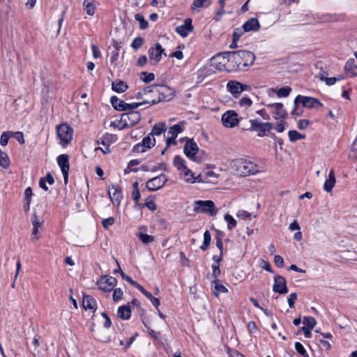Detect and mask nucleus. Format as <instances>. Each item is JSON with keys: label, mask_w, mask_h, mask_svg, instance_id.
I'll return each instance as SVG.
<instances>
[{"label": "nucleus", "mask_w": 357, "mask_h": 357, "mask_svg": "<svg viewBox=\"0 0 357 357\" xmlns=\"http://www.w3.org/2000/svg\"><path fill=\"white\" fill-rule=\"evenodd\" d=\"M228 56L229 72L244 70L245 68L252 66L255 60L254 53L246 50L229 52Z\"/></svg>", "instance_id": "f257e3e1"}, {"label": "nucleus", "mask_w": 357, "mask_h": 357, "mask_svg": "<svg viewBox=\"0 0 357 357\" xmlns=\"http://www.w3.org/2000/svg\"><path fill=\"white\" fill-rule=\"evenodd\" d=\"M231 169L236 174L241 176L254 175L259 172L258 165L249 160L239 158L231 163Z\"/></svg>", "instance_id": "f03ea898"}, {"label": "nucleus", "mask_w": 357, "mask_h": 357, "mask_svg": "<svg viewBox=\"0 0 357 357\" xmlns=\"http://www.w3.org/2000/svg\"><path fill=\"white\" fill-rule=\"evenodd\" d=\"M183 152L188 158L196 162H201L202 160V157L199 155V147L193 139H186Z\"/></svg>", "instance_id": "7ed1b4c3"}, {"label": "nucleus", "mask_w": 357, "mask_h": 357, "mask_svg": "<svg viewBox=\"0 0 357 357\" xmlns=\"http://www.w3.org/2000/svg\"><path fill=\"white\" fill-rule=\"evenodd\" d=\"M193 211L196 213H208L211 216L216 215L218 210L211 200H198L195 202Z\"/></svg>", "instance_id": "20e7f679"}, {"label": "nucleus", "mask_w": 357, "mask_h": 357, "mask_svg": "<svg viewBox=\"0 0 357 357\" xmlns=\"http://www.w3.org/2000/svg\"><path fill=\"white\" fill-rule=\"evenodd\" d=\"M300 102L302 103L304 107L308 109L317 108L319 107H321L323 105L322 103L317 98L298 95L296 96L294 102L295 109L292 111V114H294L296 113V107L298 106V104Z\"/></svg>", "instance_id": "39448f33"}, {"label": "nucleus", "mask_w": 357, "mask_h": 357, "mask_svg": "<svg viewBox=\"0 0 357 357\" xmlns=\"http://www.w3.org/2000/svg\"><path fill=\"white\" fill-rule=\"evenodd\" d=\"M229 52L216 54L211 59V66L219 70L228 71Z\"/></svg>", "instance_id": "423d86ee"}, {"label": "nucleus", "mask_w": 357, "mask_h": 357, "mask_svg": "<svg viewBox=\"0 0 357 357\" xmlns=\"http://www.w3.org/2000/svg\"><path fill=\"white\" fill-rule=\"evenodd\" d=\"M58 137L63 144H69L73 139V129L66 123L61 124L56 127Z\"/></svg>", "instance_id": "0eeeda50"}, {"label": "nucleus", "mask_w": 357, "mask_h": 357, "mask_svg": "<svg viewBox=\"0 0 357 357\" xmlns=\"http://www.w3.org/2000/svg\"><path fill=\"white\" fill-rule=\"evenodd\" d=\"M250 130L257 131L258 136L263 137L265 133L272 129V124L271 123H262L259 119H251Z\"/></svg>", "instance_id": "6e6552de"}, {"label": "nucleus", "mask_w": 357, "mask_h": 357, "mask_svg": "<svg viewBox=\"0 0 357 357\" xmlns=\"http://www.w3.org/2000/svg\"><path fill=\"white\" fill-rule=\"evenodd\" d=\"M157 89L153 91L156 95H159L160 97L156 101H169L173 98L174 96V91L167 85H157Z\"/></svg>", "instance_id": "1a4fd4ad"}, {"label": "nucleus", "mask_w": 357, "mask_h": 357, "mask_svg": "<svg viewBox=\"0 0 357 357\" xmlns=\"http://www.w3.org/2000/svg\"><path fill=\"white\" fill-rule=\"evenodd\" d=\"M221 121L223 126L227 128H234L239 122L238 114L234 110H228L225 112L222 116Z\"/></svg>", "instance_id": "9d476101"}, {"label": "nucleus", "mask_w": 357, "mask_h": 357, "mask_svg": "<svg viewBox=\"0 0 357 357\" xmlns=\"http://www.w3.org/2000/svg\"><path fill=\"white\" fill-rule=\"evenodd\" d=\"M141 119V114L139 112L130 111L121 115V121L126 127H131L136 125Z\"/></svg>", "instance_id": "9b49d317"}, {"label": "nucleus", "mask_w": 357, "mask_h": 357, "mask_svg": "<svg viewBox=\"0 0 357 357\" xmlns=\"http://www.w3.org/2000/svg\"><path fill=\"white\" fill-rule=\"evenodd\" d=\"M116 139L117 137L115 135L105 133L98 142V143L102 145L104 148L98 147L96 148L95 151L101 150L104 154L109 153L110 152V144L116 142Z\"/></svg>", "instance_id": "f8f14e48"}, {"label": "nucleus", "mask_w": 357, "mask_h": 357, "mask_svg": "<svg viewBox=\"0 0 357 357\" xmlns=\"http://www.w3.org/2000/svg\"><path fill=\"white\" fill-rule=\"evenodd\" d=\"M227 89L234 97L238 98L243 91L248 90L249 86L236 80H230L227 84Z\"/></svg>", "instance_id": "ddd939ff"}, {"label": "nucleus", "mask_w": 357, "mask_h": 357, "mask_svg": "<svg viewBox=\"0 0 357 357\" xmlns=\"http://www.w3.org/2000/svg\"><path fill=\"white\" fill-rule=\"evenodd\" d=\"M155 144V139L152 137L150 133L144 137L141 143H139L134 146L133 151L137 153H144L146 149H150Z\"/></svg>", "instance_id": "4468645a"}, {"label": "nucleus", "mask_w": 357, "mask_h": 357, "mask_svg": "<svg viewBox=\"0 0 357 357\" xmlns=\"http://www.w3.org/2000/svg\"><path fill=\"white\" fill-rule=\"evenodd\" d=\"M116 279L112 276L105 275L98 282L99 289L104 291H111L116 285Z\"/></svg>", "instance_id": "2eb2a0df"}, {"label": "nucleus", "mask_w": 357, "mask_h": 357, "mask_svg": "<svg viewBox=\"0 0 357 357\" xmlns=\"http://www.w3.org/2000/svg\"><path fill=\"white\" fill-rule=\"evenodd\" d=\"M167 181L166 175L162 174L158 176L152 178L146 182V187L151 191L161 188Z\"/></svg>", "instance_id": "dca6fc26"}, {"label": "nucleus", "mask_w": 357, "mask_h": 357, "mask_svg": "<svg viewBox=\"0 0 357 357\" xmlns=\"http://www.w3.org/2000/svg\"><path fill=\"white\" fill-rule=\"evenodd\" d=\"M57 162L61 168L63 176L64 183L67 184L68 179V172L70 169L69 157L66 154H61L57 157Z\"/></svg>", "instance_id": "f3484780"}, {"label": "nucleus", "mask_w": 357, "mask_h": 357, "mask_svg": "<svg viewBox=\"0 0 357 357\" xmlns=\"http://www.w3.org/2000/svg\"><path fill=\"white\" fill-rule=\"evenodd\" d=\"M155 90H158L156 84H153L144 88V93L146 94V99L143 100V103L144 105L149 104L150 105H151L157 104L160 102L156 101L157 99L160 97V96L158 94L156 95V93L153 92V91Z\"/></svg>", "instance_id": "a211bd4d"}, {"label": "nucleus", "mask_w": 357, "mask_h": 357, "mask_svg": "<svg viewBox=\"0 0 357 357\" xmlns=\"http://www.w3.org/2000/svg\"><path fill=\"white\" fill-rule=\"evenodd\" d=\"M273 290L274 292L278 293L280 294H285L288 292L287 281L283 276L280 275H276L274 277Z\"/></svg>", "instance_id": "6ab92c4d"}, {"label": "nucleus", "mask_w": 357, "mask_h": 357, "mask_svg": "<svg viewBox=\"0 0 357 357\" xmlns=\"http://www.w3.org/2000/svg\"><path fill=\"white\" fill-rule=\"evenodd\" d=\"M165 50L160 43H156L154 47H151L149 50V56L150 61H153L154 63H158L161 59V55L164 53Z\"/></svg>", "instance_id": "aec40b11"}, {"label": "nucleus", "mask_w": 357, "mask_h": 357, "mask_svg": "<svg viewBox=\"0 0 357 357\" xmlns=\"http://www.w3.org/2000/svg\"><path fill=\"white\" fill-rule=\"evenodd\" d=\"M108 194L113 204L119 206L122 198V193L120 187L112 185L108 188Z\"/></svg>", "instance_id": "412c9836"}, {"label": "nucleus", "mask_w": 357, "mask_h": 357, "mask_svg": "<svg viewBox=\"0 0 357 357\" xmlns=\"http://www.w3.org/2000/svg\"><path fill=\"white\" fill-rule=\"evenodd\" d=\"M192 30L193 26L192 24V20L190 18L185 19L184 24L178 26L175 29L176 32L183 38L186 37L189 33L192 31Z\"/></svg>", "instance_id": "4be33fe9"}, {"label": "nucleus", "mask_w": 357, "mask_h": 357, "mask_svg": "<svg viewBox=\"0 0 357 357\" xmlns=\"http://www.w3.org/2000/svg\"><path fill=\"white\" fill-rule=\"evenodd\" d=\"M344 71L347 77L357 76V64L354 59H349L344 65Z\"/></svg>", "instance_id": "5701e85b"}, {"label": "nucleus", "mask_w": 357, "mask_h": 357, "mask_svg": "<svg viewBox=\"0 0 357 357\" xmlns=\"http://www.w3.org/2000/svg\"><path fill=\"white\" fill-rule=\"evenodd\" d=\"M242 27L245 32L257 31L260 29V24L258 20L253 17L246 21Z\"/></svg>", "instance_id": "b1692460"}, {"label": "nucleus", "mask_w": 357, "mask_h": 357, "mask_svg": "<svg viewBox=\"0 0 357 357\" xmlns=\"http://www.w3.org/2000/svg\"><path fill=\"white\" fill-rule=\"evenodd\" d=\"M83 307L86 310H95L97 307L96 301L89 295H84L82 299Z\"/></svg>", "instance_id": "393cba45"}, {"label": "nucleus", "mask_w": 357, "mask_h": 357, "mask_svg": "<svg viewBox=\"0 0 357 357\" xmlns=\"http://www.w3.org/2000/svg\"><path fill=\"white\" fill-rule=\"evenodd\" d=\"M336 180L335 177V172L333 169H331L328 178L325 181L324 185V190L328 192H331L335 184Z\"/></svg>", "instance_id": "a878e982"}, {"label": "nucleus", "mask_w": 357, "mask_h": 357, "mask_svg": "<svg viewBox=\"0 0 357 357\" xmlns=\"http://www.w3.org/2000/svg\"><path fill=\"white\" fill-rule=\"evenodd\" d=\"M173 164L180 174L188 169L186 166L185 160L180 155H176L174 157Z\"/></svg>", "instance_id": "bb28decb"}, {"label": "nucleus", "mask_w": 357, "mask_h": 357, "mask_svg": "<svg viewBox=\"0 0 357 357\" xmlns=\"http://www.w3.org/2000/svg\"><path fill=\"white\" fill-rule=\"evenodd\" d=\"M131 314L130 305H122L119 307L117 315L119 318L123 320L130 319Z\"/></svg>", "instance_id": "cd10ccee"}, {"label": "nucleus", "mask_w": 357, "mask_h": 357, "mask_svg": "<svg viewBox=\"0 0 357 357\" xmlns=\"http://www.w3.org/2000/svg\"><path fill=\"white\" fill-rule=\"evenodd\" d=\"M268 107L274 108L275 110V114L280 118L285 117L287 115L286 111L283 109V105L282 103H273L267 105Z\"/></svg>", "instance_id": "c85d7f7f"}, {"label": "nucleus", "mask_w": 357, "mask_h": 357, "mask_svg": "<svg viewBox=\"0 0 357 357\" xmlns=\"http://www.w3.org/2000/svg\"><path fill=\"white\" fill-rule=\"evenodd\" d=\"M166 130V126L164 123L160 122L153 126L150 135L154 137L155 135L158 136L165 132Z\"/></svg>", "instance_id": "c756f323"}, {"label": "nucleus", "mask_w": 357, "mask_h": 357, "mask_svg": "<svg viewBox=\"0 0 357 357\" xmlns=\"http://www.w3.org/2000/svg\"><path fill=\"white\" fill-rule=\"evenodd\" d=\"M112 88L117 93H123L128 89V86L123 81L116 80L115 82H113Z\"/></svg>", "instance_id": "7c9ffc66"}, {"label": "nucleus", "mask_w": 357, "mask_h": 357, "mask_svg": "<svg viewBox=\"0 0 357 357\" xmlns=\"http://www.w3.org/2000/svg\"><path fill=\"white\" fill-rule=\"evenodd\" d=\"M111 103L113 107L119 111H124L125 110V104L126 102L119 99L118 98L113 96L111 98Z\"/></svg>", "instance_id": "2f4dec72"}, {"label": "nucleus", "mask_w": 357, "mask_h": 357, "mask_svg": "<svg viewBox=\"0 0 357 357\" xmlns=\"http://www.w3.org/2000/svg\"><path fill=\"white\" fill-rule=\"evenodd\" d=\"M214 284V291L213 294L215 296H218L220 293H227L228 291L227 289L222 284L220 280H215L213 282Z\"/></svg>", "instance_id": "473e14b6"}, {"label": "nucleus", "mask_w": 357, "mask_h": 357, "mask_svg": "<svg viewBox=\"0 0 357 357\" xmlns=\"http://www.w3.org/2000/svg\"><path fill=\"white\" fill-rule=\"evenodd\" d=\"M180 174L183 176V178L186 182L191 183L195 182V177L194 176V173L190 169H187L184 172H181Z\"/></svg>", "instance_id": "72a5a7b5"}, {"label": "nucleus", "mask_w": 357, "mask_h": 357, "mask_svg": "<svg viewBox=\"0 0 357 357\" xmlns=\"http://www.w3.org/2000/svg\"><path fill=\"white\" fill-rule=\"evenodd\" d=\"M10 165V160L8 155L0 149V166L6 169Z\"/></svg>", "instance_id": "f704fd0d"}, {"label": "nucleus", "mask_w": 357, "mask_h": 357, "mask_svg": "<svg viewBox=\"0 0 357 357\" xmlns=\"http://www.w3.org/2000/svg\"><path fill=\"white\" fill-rule=\"evenodd\" d=\"M271 90L273 92L276 93L279 98L287 97L289 95L290 92L291 91V89L288 86L281 88L278 90L275 89H272Z\"/></svg>", "instance_id": "c9c22d12"}, {"label": "nucleus", "mask_w": 357, "mask_h": 357, "mask_svg": "<svg viewBox=\"0 0 357 357\" xmlns=\"http://www.w3.org/2000/svg\"><path fill=\"white\" fill-rule=\"evenodd\" d=\"M211 240V236L210 232L206 230L204 234V241L202 245L200 247V249L202 250H206L208 246L210 245Z\"/></svg>", "instance_id": "e433bc0d"}, {"label": "nucleus", "mask_w": 357, "mask_h": 357, "mask_svg": "<svg viewBox=\"0 0 357 357\" xmlns=\"http://www.w3.org/2000/svg\"><path fill=\"white\" fill-rule=\"evenodd\" d=\"M183 131V128L180 124H176L171 126L168 130V135L176 137L177 135Z\"/></svg>", "instance_id": "4c0bfd02"}, {"label": "nucleus", "mask_w": 357, "mask_h": 357, "mask_svg": "<svg viewBox=\"0 0 357 357\" xmlns=\"http://www.w3.org/2000/svg\"><path fill=\"white\" fill-rule=\"evenodd\" d=\"M137 236L139 239L144 244H149L154 241V236L146 234L139 233Z\"/></svg>", "instance_id": "58836bf2"}, {"label": "nucleus", "mask_w": 357, "mask_h": 357, "mask_svg": "<svg viewBox=\"0 0 357 357\" xmlns=\"http://www.w3.org/2000/svg\"><path fill=\"white\" fill-rule=\"evenodd\" d=\"M305 137L304 135H302L296 130H290L289 132V138L291 142H296L297 140L303 139Z\"/></svg>", "instance_id": "ea45409f"}, {"label": "nucleus", "mask_w": 357, "mask_h": 357, "mask_svg": "<svg viewBox=\"0 0 357 357\" xmlns=\"http://www.w3.org/2000/svg\"><path fill=\"white\" fill-rule=\"evenodd\" d=\"M135 18L139 23V27L142 29H146L149 26V22L145 20L144 16L139 13L135 15Z\"/></svg>", "instance_id": "a19ab883"}, {"label": "nucleus", "mask_w": 357, "mask_h": 357, "mask_svg": "<svg viewBox=\"0 0 357 357\" xmlns=\"http://www.w3.org/2000/svg\"><path fill=\"white\" fill-rule=\"evenodd\" d=\"M140 79L145 83H149L155 79V75L152 73L142 72L140 73Z\"/></svg>", "instance_id": "79ce46f5"}, {"label": "nucleus", "mask_w": 357, "mask_h": 357, "mask_svg": "<svg viewBox=\"0 0 357 357\" xmlns=\"http://www.w3.org/2000/svg\"><path fill=\"white\" fill-rule=\"evenodd\" d=\"M211 4L209 0H195L191 6L192 9L195 8L207 7Z\"/></svg>", "instance_id": "37998d69"}, {"label": "nucleus", "mask_w": 357, "mask_h": 357, "mask_svg": "<svg viewBox=\"0 0 357 357\" xmlns=\"http://www.w3.org/2000/svg\"><path fill=\"white\" fill-rule=\"evenodd\" d=\"M225 220L227 222V227L229 230H231L236 226V220L229 214L225 215Z\"/></svg>", "instance_id": "c03bdc74"}, {"label": "nucleus", "mask_w": 357, "mask_h": 357, "mask_svg": "<svg viewBox=\"0 0 357 357\" xmlns=\"http://www.w3.org/2000/svg\"><path fill=\"white\" fill-rule=\"evenodd\" d=\"M11 136H13V132H3L1 134L0 139V144L1 146H6L8 144V140Z\"/></svg>", "instance_id": "a18cd8bd"}, {"label": "nucleus", "mask_w": 357, "mask_h": 357, "mask_svg": "<svg viewBox=\"0 0 357 357\" xmlns=\"http://www.w3.org/2000/svg\"><path fill=\"white\" fill-rule=\"evenodd\" d=\"M303 324L306 325V327L314 328L315 326L317 321L314 317H305L303 321Z\"/></svg>", "instance_id": "49530a36"}, {"label": "nucleus", "mask_w": 357, "mask_h": 357, "mask_svg": "<svg viewBox=\"0 0 357 357\" xmlns=\"http://www.w3.org/2000/svg\"><path fill=\"white\" fill-rule=\"evenodd\" d=\"M319 78L321 80L325 81L326 84L328 86L333 85L337 81L340 80L342 78L340 77H324L323 75H320Z\"/></svg>", "instance_id": "de8ad7c7"}, {"label": "nucleus", "mask_w": 357, "mask_h": 357, "mask_svg": "<svg viewBox=\"0 0 357 357\" xmlns=\"http://www.w3.org/2000/svg\"><path fill=\"white\" fill-rule=\"evenodd\" d=\"M114 292L112 295V299L114 302H117L120 301L123 295V291L121 288L114 289Z\"/></svg>", "instance_id": "09e8293b"}, {"label": "nucleus", "mask_w": 357, "mask_h": 357, "mask_svg": "<svg viewBox=\"0 0 357 357\" xmlns=\"http://www.w3.org/2000/svg\"><path fill=\"white\" fill-rule=\"evenodd\" d=\"M83 5L85 7L86 12L89 15L92 16L94 15L96 6L93 3H86L84 1Z\"/></svg>", "instance_id": "8fccbe9b"}, {"label": "nucleus", "mask_w": 357, "mask_h": 357, "mask_svg": "<svg viewBox=\"0 0 357 357\" xmlns=\"http://www.w3.org/2000/svg\"><path fill=\"white\" fill-rule=\"evenodd\" d=\"M295 349L299 354H301L303 357L309 356L303 344L298 342L295 343Z\"/></svg>", "instance_id": "3c124183"}, {"label": "nucleus", "mask_w": 357, "mask_h": 357, "mask_svg": "<svg viewBox=\"0 0 357 357\" xmlns=\"http://www.w3.org/2000/svg\"><path fill=\"white\" fill-rule=\"evenodd\" d=\"M144 105L143 101L141 102H133V103H127L125 104V110L124 111H134L135 109L137 108L140 105Z\"/></svg>", "instance_id": "603ef678"}, {"label": "nucleus", "mask_w": 357, "mask_h": 357, "mask_svg": "<svg viewBox=\"0 0 357 357\" xmlns=\"http://www.w3.org/2000/svg\"><path fill=\"white\" fill-rule=\"evenodd\" d=\"M236 216L239 218L245 220V219H251L252 218V213L248 212L245 210H239L237 213Z\"/></svg>", "instance_id": "864d4df0"}, {"label": "nucleus", "mask_w": 357, "mask_h": 357, "mask_svg": "<svg viewBox=\"0 0 357 357\" xmlns=\"http://www.w3.org/2000/svg\"><path fill=\"white\" fill-rule=\"evenodd\" d=\"M143 42H144V40L141 37H137L135 38L132 43H131V47L134 49V50H137L139 49L143 44Z\"/></svg>", "instance_id": "5fc2aeb1"}, {"label": "nucleus", "mask_w": 357, "mask_h": 357, "mask_svg": "<svg viewBox=\"0 0 357 357\" xmlns=\"http://www.w3.org/2000/svg\"><path fill=\"white\" fill-rule=\"evenodd\" d=\"M115 222V220L113 217L104 219L102 221V225L105 229H108L109 227L113 225Z\"/></svg>", "instance_id": "6e6d98bb"}, {"label": "nucleus", "mask_w": 357, "mask_h": 357, "mask_svg": "<svg viewBox=\"0 0 357 357\" xmlns=\"http://www.w3.org/2000/svg\"><path fill=\"white\" fill-rule=\"evenodd\" d=\"M252 103V100L250 98L248 97H243L241 99L239 100L238 104L241 107H250L251 106Z\"/></svg>", "instance_id": "4d7b16f0"}, {"label": "nucleus", "mask_w": 357, "mask_h": 357, "mask_svg": "<svg viewBox=\"0 0 357 357\" xmlns=\"http://www.w3.org/2000/svg\"><path fill=\"white\" fill-rule=\"evenodd\" d=\"M136 335H137V334L134 336H132L129 339H128L126 342L123 340H121L120 344L122 346H124V349L127 350L130 347V346L132 344V342H134Z\"/></svg>", "instance_id": "13d9d810"}, {"label": "nucleus", "mask_w": 357, "mask_h": 357, "mask_svg": "<svg viewBox=\"0 0 357 357\" xmlns=\"http://www.w3.org/2000/svg\"><path fill=\"white\" fill-rule=\"evenodd\" d=\"M245 32V31H244L243 27L236 29L233 33L234 40H238L239 38H241V36H242V34Z\"/></svg>", "instance_id": "bf43d9fd"}, {"label": "nucleus", "mask_w": 357, "mask_h": 357, "mask_svg": "<svg viewBox=\"0 0 357 357\" xmlns=\"http://www.w3.org/2000/svg\"><path fill=\"white\" fill-rule=\"evenodd\" d=\"M145 205L152 211H155L157 206L152 198H148L146 201Z\"/></svg>", "instance_id": "052dcab7"}, {"label": "nucleus", "mask_w": 357, "mask_h": 357, "mask_svg": "<svg viewBox=\"0 0 357 357\" xmlns=\"http://www.w3.org/2000/svg\"><path fill=\"white\" fill-rule=\"evenodd\" d=\"M297 299V294L296 293L294 292L290 294L289 296L288 297L287 301L289 306L292 308L294 307V303L296 300Z\"/></svg>", "instance_id": "680f3d73"}, {"label": "nucleus", "mask_w": 357, "mask_h": 357, "mask_svg": "<svg viewBox=\"0 0 357 357\" xmlns=\"http://www.w3.org/2000/svg\"><path fill=\"white\" fill-rule=\"evenodd\" d=\"M227 354L229 357H245L237 350L230 348L227 349Z\"/></svg>", "instance_id": "e2e57ef3"}, {"label": "nucleus", "mask_w": 357, "mask_h": 357, "mask_svg": "<svg viewBox=\"0 0 357 357\" xmlns=\"http://www.w3.org/2000/svg\"><path fill=\"white\" fill-rule=\"evenodd\" d=\"M310 125V121L306 119H301L298 121V127L301 130H304Z\"/></svg>", "instance_id": "0e129e2a"}, {"label": "nucleus", "mask_w": 357, "mask_h": 357, "mask_svg": "<svg viewBox=\"0 0 357 357\" xmlns=\"http://www.w3.org/2000/svg\"><path fill=\"white\" fill-rule=\"evenodd\" d=\"M274 262L280 268H282L284 265V259L280 255H275L274 257Z\"/></svg>", "instance_id": "69168bd1"}, {"label": "nucleus", "mask_w": 357, "mask_h": 357, "mask_svg": "<svg viewBox=\"0 0 357 357\" xmlns=\"http://www.w3.org/2000/svg\"><path fill=\"white\" fill-rule=\"evenodd\" d=\"M213 268V276L216 278H218L220 274V266L218 264H213L212 265Z\"/></svg>", "instance_id": "338daca9"}, {"label": "nucleus", "mask_w": 357, "mask_h": 357, "mask_svg": "<svg viewBox=\"0 0 357 357\" xmlns=\"http://www.w3.org/2000/svg\"><path fill=\"white\" fill-rule=\"evenodd\" d=\"M13 135L15 137L16 139L19 142L20 144H24L25 141L24 139V135L22 132H13Z\"/></svg>", "instance_id": "774afa93"}]
</instances>
